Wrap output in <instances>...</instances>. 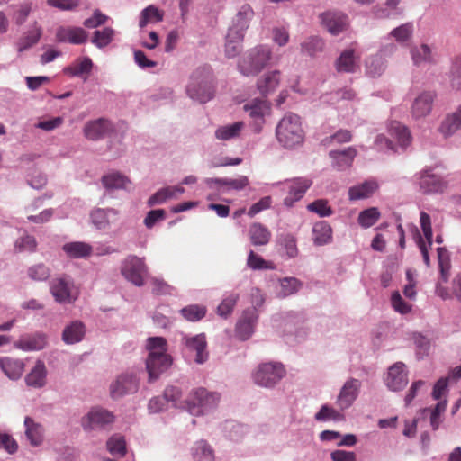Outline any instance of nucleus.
<instances>
[{"label":"nucleus","mask_w":461,"mask_h":461,"mask_svg":"<svg viewBox=\"0 0 461 461\" xmlns=\"http://www.w3.org/2000/svg\"><path fill=\"white\" fill-rule=\"evenodd\" d=\"M461 129V104L456 110L447 114L438 128L439 132L444 137H449L455 134L458 130Z\"/></svg>","instance_id":"obj_33"},{"label":"nucleus","mask_w":461,"mask_h":461,"mask_svg":"<svg viewBox=\"0 0 461 461\" xmlns=\"http://www.w3.org/2000/svg\"><path fill=\"white\" fill-rule=\"evenodd\" d=\"M412 180L423 194L442 193L447 187V182L443 176L435 173V168L431 167H426L417 172L412 176Z\"/></svg>","instance_id":"obj_8"},{"label":"nucleus","mask_w":461,"mask_h":461,"mask_svg":"<svg viewBox=\"0 0 461 461\" xmlns=\"http://www.w3.org/2000/svg\"><path fill=\"white\" fill-rule=\"evenodd\" d=\"M414 26L411 23H406L393 29L385 40L394 39L399 45H406L412 38Z\"/></svg>","instance_id":"obj_37"},{"label":"nucleus","mask_w":461,"mask_h":461,"mask_svg":"<svg viewBox=\"0 0 461 461\" xmlns=\"http://www.w3.org/2000/svg\"><path fill=\"white\" fill-rule=\"evenodd\" d=\"M258 316L255 309H245L242 312L235 326V335L240 340H248L253 335Z\"/></svg>","instance_id":"obj_14"},{"label":"nucleus","mask_w":461,"mask_h":461,"mask_svg":"<svg viewBox=\"0 0 461 461\" xmlns=\"http://www.w3.org/2000/svg\"><path fill=\"white\" fill-rule=\"evenodd\" d=\"M321 24L332 35H338L346 30L348 16L340 11H327L320 14Z\"/></svg>","instance_id":"obj_19"},{"label":"nucleus","mask_w":461,"mask_h":461,"mask_svg":"<svg viewBox=\"0 0 461 461\" xmlns=\"http://www.w3.org/2000/svg\"><path fill=\"white\" fill-rule=\"evenodd\" d=\"M239 297V294L236 293H230L226 295L218 306V314L221 317L227 318L233 311Z\"/></svg>","instance_id":"obj_61"},{"label":"nucleus","mask_w":461,"mask_h":461,"mask_svg":"<svg viewBox=\"0 0 461 461\" xmlns=\"http://www.w3.org/2000/svg\"><path fill=\"white\" fill-rule=\"evenodd\" d=\"M332 228L326 221H319L312 226V241L316 246H323L332 241Z\"/></svg>","instance_id":"obj_31"},{"label":"nucleus","mask_w":461,"mask_h":461,"mask_svg":"<svg viewBox=\"0 0 461 461\" xmlns=\"http://www.w3.org/2000/svg\"><path fill=\"white\" fill-rule=\"evenodd\" d=\"M115 31L111 27H104L102 30H95L93 33L91 42L98 49L108 46L114 38Z\"/></svg>","instance_id":"obj_50"},{"label":"nucleus","mask_w":461,"mask_h":461,"mask_svg":"<svg viewBox=\"0 0 461 461\" xmlns=\"http://www.w3.org/2000/svg\"><path fill=\"white\" fill-rule=\"evenodd\" d=\"M0 368L10 379L17 380L23 374V364L17 359L3 357L0 359Z\"/></svg>","instance_id":"obj_41"},{"label":"nucleus","mask_w":461,"mask_h":461,"mask_svg":"<svg viewBox=\"0 0 461 461\" xmlns=\"http://www.w3.org/2000/svg\"><path fill=\"white\" fill-rule=\"evenodd\" d=\"M183 343L189 350L196 352L195 362L197 364H203L208 359V352L206 351V339L203 333L195 336L185 335L182 339Z\"/></svg>","instance_id":"obj_27"},{"label":"nucleus","mask_w":461,"mask_h":461,"mask_svg":"<svg viewBox=\"0 0 461 461\" xmlns=\"http://www.w3.org/2000/svg\"><path fill=\"white\" fill-rule=\"evenodd\" d=\"M185 91L194 101L205 104L215 95V77L210 65L196 68L190 75Z\"/></svg>","instance_id":"obj_1"},{"label":"nucleus","mask_w":461,"mask_h":461,"mask_svg":"<svg viewBox=\"0 0 461 461\" xmlns=\"http://www.w3.org/2000/svg\"><path fill=\"white\" fill-rule=\"evenodd\" d=\"M270 59V48L267 45H258L244 55L238 64V68L246 77L255 76L269 63Z\"/></svg>","instance_id":"obj_4"},{"label":"nucleus","mask_w":461,"mask_h":461,"mask_svg":"<svg viewBox=\"0 0 461 461\" xmlns=\"http://www.w3.org/2000/svg\"><path fill=\"white\" fill-rule=\"evenodd\" d=\"M219 402V393L199 387L191 391L187 397V411L194 416L203 415L215 409Z\"/></svg>","instance_id":"obj_6"},{"label":"nucleus","mask_w":461,"mask_h":461,"mask_svg":"<svg viewBox=\"0 0 461 461\" xmlns=\"http://www.w3.org/2000/svg\"><path fill=\"white\" fill-rule=\"evenodd\" d=\"M25 435L31 445L38 447L43 440V428L36 423L32 418L26 417L24 420Z\"/></svg>","instance_id":"obj_38"},{"label":"nucleus","mask_w":461,"mask_h":461,"mask_svg":"<svg viewBox=\"0 0 461 461\" xmlns=\"http://www.w3.org/2000/svg\"><path fill=\"white\" fill-rule=\"evenodd\" d=\"M279 71L275 70L266 74L258 81V89L263 95H267L273 92L279 84Z\"/></svg>","instance_id":"obj_48"},{"label":"nucleus","mask_w":461,"mask_h":461,"mask_svg":"<svg viewBox=\"0 0 461 461\" xmlns=\"http://www.w3.org/2000/svg\"><path fill=\"white\" fill-rule=\"evenodd\" d=\"M386 68V61L381 54L370 56L366 61V74L372 77L381 76Z\"/></svg>","instance_id":"obj_47"},{"label":"nucleus","mask_w":461,"mask_h":461,"mask_svg":"<svg viewBox=\"0 0 461 461\" xmlns=\"http://www.w3.org/2000/svg\"><path fill=\"white\" fill-rule=\"evenodd\" d=\"M184 192V187L179 185L160 188L149 198L147 204L149 207L162 204L167 200L178 197Z\"/></svg>","instance_id":"obj_30"},{"label":"nucleus","mask_w":461,"mask_h":461,"mask_svg":"<svg viewBox=\"0 0 461 461\" xmlns=\"http://www.w3.org/2000/svg\"><path fill=\"white\" fill-rule=\"evenodd\" d=\"M87 38V32L81 27L60 26L56 31V39L59 42L79 45L86 42Z\"/></svg>","instance_id":"obj_20"},{"label":"nucleus","mask_w":461,"mask_h":461,"mask_svg":"<svg viewBox=\"0 0 461 461\" xmlns=\"http://www.w3.org/2000/svg\"><path fill=\"white\" fill-rule=\"evenodd\" d=\"M140 377L134 371H126L120 374L110 385V393L113 399H119L138 392Z\"/></svg>","instance_id":"obj_11"},{"label":"nucleus","mask_w":461,"mask_h":461,"mask_svg":"<svg viewBox=\"0 0 461 461\" xmlns=\"http://www.w3.org/2000/svg\"><path fill=\"white\" fill-rule=\"evenodd\" d=\"M244 127L245 124L243 122H236L232 124L221 125L215 130L214 136L219 140H231L240 136Z\"/></svg>","instance_id":"obj_36"},{"label":"nucleus","mask_w":461,"mask_h":461,"mask_svg":"<svg viewBox=\"0 0 461 461\" xmlns=\"http://www.w3.org/2000/svg\"><path fill=\"white\" fill-rule=\"evenodd\" d=\"M191 454L194 461H214L212 448L203 439L194 443L191 449Z\"/></svg>","instance_id":"obj_44"},{"label":"nucleus","mask_w":461,"mask_h":461,"mask_svg":"<svg viewBox=\"0 0 461 461\" xmlns=\"http://www.w3.org/2000/svg\"><path fill=\"white\" fill-rule=\"evenodd\" d=\"M379 217L380 212L378 209L371 207L359 213L357 221L361 227L366 229L373 226L378 221Z\"/></svg>","instance_id":"obj_57"},{"label":"nucleus","mask_w":461,"mask_h":461,"mask_svg":"<svg viewBox=\"0 0 461 461\" xmlns=\"http://www.w3.org/2000/svg\"><path fill=\"white\" fill-rule=\"evenodd\" d=\"M107 449L113 456H123L126 454V442L121 435L112 436L106 442Z\"/></svg>","instance_id":"obj_56"},{"label":"nucleus","mask_w":461,"mask_h":461,"mask_svg":"<svg viewBox=\"0 0 461 461\" xmlns=\"http://www.w3.org/2000/svg\"><path fill=\"white\" fill-rule=\"evenodd\" d=\"M86 326L80 321H73L62 331V340L67 345H73L83 340L86 335Z\"/></svg>","instance_id":"obj_29"},{"label":"nucleus","mask_w":461,"mask_h":461,"mask_svg":"<svg viewBox=\"0 0 461 461\" xmlns=\"http://www.w3.org/2000/svg\"><path fill=\"white\" fill-rule=\"evenodd\" d=\"M378 188L375 179H368L361 184L351 186L348 189V198L351 201L366 199L370 197Z\"/></svg>","instance_id":"obj_32"},{"label":"nucleus","mask_w":461,"mask_h":461,"mask_svg":"<svg viewBox=\"0 0 461 461\" xmlns=\"http://www.w3.org/2000/svg\"><path fill=\"white\" fill-rule=\"evenodd\" d=\"M280 254L286 258H294L298 255L296 239L292 234H282L278 238Z\"/></svg>","instance_id":"obj_43"},{"label":"nucleus","mask_w":461,"mask_h":461,"mask_svg":"<svg viewBox=\"0 0 461 461\" xmlns=\"http://www.w3.org/2000/svg\"><path fill=\"white\" fill-rule=\"evenodd\" d=\"M254 15L253 9L249 5H243L234 18L232 19V23L236 24L238 27L248 29L249 25V22Z\"/></svg>","instance_id":"obj_55"},{"label":"nucleus","mask_w":461,"mask_h":461,"mask_svg":"<svg viewBox=\"0 0 461 461\" xmlns=\"http://www.w3.org/2000/svg\"><path fill=\"white\" fill-rule=\"evenodd\" d=\"M121 273L123 277L136 286H143L149 276V269L144 258L134 255L128 256L122 263Z\"/></svg>","instance_id":"obj_9"},{"label":"nucleus","mask_w":461,"mask_h":461,"mask_svg":"<svg viewBox=\"0 0 461 461\" xmlns=\"http://www.w3.org/2000/svg\"><path fill=\"white\" fill-rule=\"evenodd\" d=\"M435 96L436 95L432 91H423L419 94L411 104L412 116L415 119H420L429 115L432 110Z\"/></svg>","instance_id":"obj_26"},{"label":"nucleus","mask_w":461,"mask_h":461,"mask_svg":"<svg viewBox=\"0 0 461 461\" xmlns=\"http://www.w3.org/2000/svg\"><path fill=\"white\" fill-rule=\"evenodd\" d=\"M204 183L209 188H215L222 192L236 190L240 191L249 185V179L245 176H240L238 178H212L208 177L204 179Z\"/></svg>","instance_id":"obj_23"},{"label":"nucleus","mask_w":461,"mask_h":461,"mask_svg":"<svg viewBox=\"0 0 461 461\" xmlns=\"http://www.w3.org/2000/svg\"><path fill=\"white\" fill-rule=\"evenodd\" d=\"M411 59L416 66L424 63L435 62L434 54L431 48L427 44L412 47L411 50Z\"/></svg>","instance_id":"obj_42"},{"label":"nucleus","mask_w":461,"mask_h":461,"mask_svg":"<svg viewBox=\"0 0 461 461\" xmlns=\"http://www.w3.org/2000/svg\"><path fill=\"white\" fill-rule=\"evenodd\" d=\"M307 210L318 214L320 217H329L333 214L332 208L325 199H317L307 205Z\"/></svg>","instance_id":"obj_58"},{"label":"nucleus","mask_w":461,"mask_h":461,"mask_svg":"<svg viewBox=\"0 0 461 461\" xmlns=\"http://www.w3.org/2000/svg\"><path fill=\"white\" fill-rule=\"evenodd\" d=\"M244 111L249 113L252 120L253 131L260 132L265 123V117L270 113V104L267 100L254 98L244 104Z\"/></svg>","instance_id":"obj_12"},{"label":"nucleus","mask_w":461,"mask_h":461,"mask_svg":"<svg viewBox=\"0 0 461 461\" xmlns=\"http://www.w3.org/2000/svg\"><path fill=\"white\" fill-rule=\"evenodd\" d=\"M46 345L47 336L42 332L23 335L14 343L15 348L25 352L41 350Z\"/></svg>","instance_id":"obj_24"},{"label":"nucleus","mask_w":461,"mask_h":461,"mask_svg":"<svg viewBox=\"0 0 461 461\" xmlns=\"http://www.w3.org/2000/svg\"><path fill=\"white\" fill-rule=\"evenodd\" d=\"M113 131V124L108 120L99 118L86 122L83 129L84 136L90 140H98L106 137Z\"/></svg>","instance_id":"obj_21"},{"label":"nucleus","mask_w":461,"mask_h":461,"mask_svg":"<svg viewBox=\"0 0 461 461\" xmlns=\"http://www.w3.org/2000/svg\"><path fill=\"white\" fill-rule=\"evenodd\" d=\"M242 40L230 38V35L226 34L224 51L227 58L231 59L239 55L242 48Z\"/></svg>","instance_id":"obj_64"},{"label":"nucleus","mask_w":461,"mask_h":461,"mask_svg":"<svg viewBox=\"0 0 461 461\" xmlns=\"http://www.w3.org/2000/svg\"><path fill=\"white\" fill-rule=\"evenodd\" d=\"M275 185H280L281 190L286 192V196L284 198V205L290 208L303 197L312 185V181L307 177H294Z\"/></svg>","instance_id":"obj_10"},{"label":"nucleus","mask_w":461,"mask_h":461,"mask_svg":"<svg viewBox=\"0 0 461 461\" xmlns=\"http://www.w3.org/2000/svg\"><path fill=\"white\" fill-rule=\"evenodd\" d=\"M386 387L393 392L402 390L408 384V372L402 362H396L388 368L384 377Z\"/></svg>","instance_id":"obj_16"},{"label":"nucleus","mask_w":461,"mask_h":461,"mask_svg":"<svg viewBox=\"0 0 461 461\" xmlns=\"http://www.w3.org/2000/svg\"><path fill=\"white\" fill-rule=\"evenodd\" d=\"M402 0H386L384 5L373 6L371 13L375 18H394L402 14L403 9L399 6Z\"/></svg>","instance_id":"obj_28"},{"label":"nucleus","mask_w":461,"mask_h":461,"mask_svg":"<svg viewBox=\"0 0 461 461\" xmlns=\"http://www.w3.org/2000/svg\"><path fill=\"white\" fill-rule=\"evenodd\" d=\"M165 399L176 408L187 411V398L183 400V391L178 385H169L164 391Z\"/></svg>","instance_id":"obj_45"},{"label":"nucleus","mask_w":461,"mask_h":461,"mask_svg":"<svg viewBox=\"0 0 461 461\" xmlns=\"http://www.w3.org/2000/svg\"><path fill=\"white\" fill-rule=\"evenodd\" d=\"M41 28L35 23L26 34L17 42L18 52H23L38 43L41 37Z\"/></svg>","instance_id":"obj_39"},{"label":"nucleus","mask_w":461,"mask_h":461,"mask_svg":"<svg viewBox=\"0 0 461 461\" xmlns=\"http://www.w3.org/2000/svg\"><path fill=\"white\" fill-rule=\"evenodd\" d=\"M182 316L189 321H197L205 316L206 309L197 304H191L180 311Z\"/></svg>","instance_id":"obj_60"},{"label":"nucleus","mask_w":461,"mask_h":461,"mask_svg":"<svg viewBox=\"0 0 461 461\" xmlns=\"http://www.w3.org/2000/svg\"><path fill=\"white\" fill-rule=\"evenodd\" d=\"M162 20V14L159 10L153 6L149 5L142 10L140 13V19L139 25L140 28L146 26L149 23H157Z\"/></svg>","instance_id":"obj_59"},{"label":"nucleus","mask_w":461,"mask_h":461,"mask_svg":"<svg viewBox=\"0 0 461 461\" xmlns=\"http://www.w3.org/2000/svg\"><path fill=\"white\" fill-rule=\"evenodd\" d=\"M93 67L92 60L86 57L64 68V73L70 77H86Z\"/></svg>","instance_id":"obj_49"},{"label":"nucleus","mask_w":461,"mask_h":461,"mask_svg":"<svg viewBox=\"0 0 461 461\" xmlns=\"http://www.w3.org/2000/svg\"><path fill=\"white\" fill-rule=\"evenodd\" d=\"M50 291L55 301L62 304L73 303L80 294L73 278L67 275L52 278L50 281Z\"/></svg>","instance_id":"obj_7"},{"label":"nucleus","mask_w":461,"mask_h":461,"mask_svg":"<svg viewBox=\"0 0 461 461\" xmlns=\"http://www.w3.org/2000/svg\"><path fill=\"white\" fill-rule=\"evenodd\" d=\"M323 45L324 43L321 38L317 36H311L306 38L301 43V51L312 57L322 50Z\"/></svg>","instance_id":"obj_54"},{"label":"nucleus","mask_w":461,"mask_h":461,"mask_svg":"<svg viewBox=\"0 0 461 461\" xmlns=\"http://www.w3.org/2000/svg\"><path fill=\"white\" fill-rule=\"evenodd\" d=\"M249 237L253 245L263 246L268 243L270 232L261 223L255 222L249 228Z\"/></svg>","instance_id":"obj_46"},{"label":"nucleus","mask_w":461,"mask_h":461,"mask_svg":"<svg viewBox=\"0 0 461 461\" xmlns=\"http://www.w3.org/2000/svg\"><path fill=\"white\" fill-rule=\"evenodd\" d=\"M314 419L317 421H340L344 420V415L339 409L336 410L327 404H323L319 411L315 413Z\"/></svg>","instance_id":"obj_52"},{"label":"nucleus","mask_w":461,"mask_h":461,"mask_svg":"<svg viewBox=\"0 0 461 461\" xmlns=\"http://www.w3.org/2000/svg\"><path fill=\"white\" fill-rule=\"evenodd\" d=\"M361 385V381L353 377L344 383L335 402L341 411L349 409L353 405L359 395Z\"/></svg>","instance_id":"obj_13"},{"label":"nucleus","mask_w":461,"mask_h":461,"mask_svg":"<svg viewBox=\"0 0 461 461\" xmlns=\"http://www.w3.org/2000/svg\"><path fill=\"white\" fill-rule=\"evenodd\" d=\"M147 349L149 355H166L167 354V340L162 337H150L147 339Z\"/></svg>","instance_id":"obj_62"},{"label":"nucleus","mask_w":461,"mask_h":461,"mask_svg":"<svg viewBox=\"0 0 461 461\" xmlns=\"http://www.w3.org/2000/svg\"><path fill=\"white\" fill-rule=\"evenodd\" d=\"M357 151L354 147H348L344 149H334L329 152V157L331 159V167L338 171H344L349 168Z\"/></svg>","instance_id":"obj_22"},{"label":"nucleus","mask_w":461,"mask_h":461,"mask_svg":"<svg viewBox=\"0 0 461 461\" xmlns=\"http://www.w3.org/2000/svg\"><path fill=\"white\" fill-rule=\"evenodd\" d=\"M246 265L249 269L254 271L276 269V265L272 261L265 260L261 256L256 254L253 250H249Z\"/></svg>","instance_id":"obj_51"},{"label":"nucleus","mask_w":461,"mask_h":461,"mask_svg":"<svg viewBox=\"0 0 461 461\" xmlns=\"http://www.w3.org/2000/svg\"><path fill=\"white\" fill-rule=\"evenodd\" d=\"M172 365V358L168 354L149 355L146 359V369L149 374V382H155L162 373L167 371Z\"/></svg>","instance_id":"obj_18"},{"label":"nucleus","mask_w":461,"mask_h":461,"mask_svg":"<svg viewBox=\"0 0 461 461\" xmlns=\"http://www.w3.org/2000/svg\"><path fill=\"white\" fill-rule=\"evenodd\" d=\"M47 369L41 360H38L29 374L25 376L26 384L33 388H41L46 384Z\"/></svg>","instance_id":"obj_34"},{"label":"nucleus","mask_w":461,"mask_h":461,"mask_svg":"<svg viewBox=\"0 0 461 461\" xmlns=\"http://www.w3.org/2000/svg\"><path fill=\"white\" fill-rule=\"evenodd\" d=\"M101 183L104 188L102 199L106 196L113 197V193L118 190H128L131 180L123 174L118 171H110L101 177Z\"/></svg>","instance_id":"obj_17"},{"label":"nucleus","mask_w":461,"mask_h":461,"mask_svg":"<svg viewBox=\"0 0 461 461\" xmlns=\"http://www.w3.org/2000/svg\"><path fill=\"white\" fill-rule=\"evenodd\" d=\"M276 135L279 143L286 149H293L303 143L304 132L301 118L294 113H286L276 128Z\"/></svg>","instance_id":"obj_2"},{"label":"nucleus","mask_w":461,"mask_h":461,"mask_svg":"<svg viewBox=\"0 0 461 461\" xmlns=\"http://www.w3.org/2000/svg\"><path fill=\"white\" fill-rule=\"evenodd\" d=\"M119 212L113 208H95L90 212L92 224L97 230H106L114 223Z\"/></svg>","instance_id":"obj_25"},{"label":"nucleus","mask_w":461,"mask_h":461,"mask_svg":"<svg viewBox=\"0 0 461 461\" xmlns=\"http://www.w3.org/2000/svg\"><path fill=\"white\" fill-rule=\"evenodd\" d=\"M280 289L277 292L279 297L290 296L300 289L302 283L295 277H285L280 279Z\"/></svg>","instance_id":"obj_53"},{"label":"nucleus","mask_w":461,"mask_h":461,"mask_svg":"<svg viewBox=\"0 0 461 461\" xmlns=\"http://www.w3.org/2000/svg\"><path fill=\"white\" fill-rule=\"evenodd\" d=\"M114 420L113 414L103 408H93L83 419L84 430L90 431L95 429H104Z\"/></svg>","instance_id":"obj_15"},{"label":"nucleus","mask_w":461,"mask_h":461,"mask_svg":"<svg viewBox=\"0 0 461 461\" xmlns=\"http://www.w3.org/2000/svg\"><path fill=\"white\" fill-rule=\"evenodd\" d=\"M339 72L354 73L358 68V60L353 50H344L336 61Z\"/></svg>","instance_id":"obj_35"},{"label":"nucleus","mask_w":461,"mask_h":461,"mask_svg":"<svg viewBox=\"0 0 461 461\" xmlns=\"http://www.w3.org/2000/svg\"><path fill=\"white\" fill-rule=\"evenodd\" d=\"M390 135L397 141V147L393 140L385 136L379 134L375 137V147L379 151L392 150L399 152V149L403 151L411 142V136L409 129L399 122H392L388 127Z\"/></svg>","instance_id":"obj_3"},{"label":"nucleus","mask_w":461,"mask_h":461,"mask_svg":"<svg viewBox=\"0 0 461 461\" xmlns=\"http://www.w3.org/2000/svg\"><path fill=\"white\" fill-rule=\"evenodd\" d=\"M286 374L283 364L279 362H265L258 365L251 374L252 381L258 386L272 389Z\"/></svg>","instance_id":"obj_5"},{"label":"nucleus","mask_w":461,"mask_h":461,"mask_svg":"<svg viewBox=\"0 0 461 461\" xmlns=\"http://www.w3.org/2000/svg\"><path fill=\"white\" fill-rule=\"evenodd\" d=\"M109 16L102 13L100 9H95L92 15L84 20L83 25L87 29H96L109 21Z\"/></svg>","instance_id":"obj_63"},{"label":"nucleus","mask_w":461,"mask_h":461,"mask_svg":"<svg viewBox=\"0 0 461 461\" xmlns=\"http://www.w3.org/2000/svg\"><path fill=\"white\" fill-rule=\"evenodd\" d=\"M62 249L69 258H86L92 252L91 245L83 241L68 242L63 245Z\"/></svg>","instance_id":"obj_40"}]
</instances>
